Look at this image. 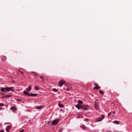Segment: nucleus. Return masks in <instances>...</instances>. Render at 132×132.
<instances>
[{
	"label": "nucleus",
	"instance_id": "nucleus-1",
	"mask_svg": "<svg viewBox=\"0 0 132 132\" xmlns=\"http://www.w3.org/2000/svg\"><path fill=\"white\" fill-rule=\"evenodd\" d=\"M104 118V115H101L100 117L97 118L96 119V122H98L101 121Z\"/></svg>",
	"mask_w": 132,
	"mask_h": 132
},
{
	"label": "nucleus",
	"instance_id": "nucleus-2",
	"mask_svg": "<svg viewBox=\"0 0 132 132\" xmlns=\"http://www.w3.org/2000/svg\"><path fill=\"white\" fill-rule=\"evenodd\" d=\"M99 103L96 100L94 102L95 107L96 110L98 109V106L99 105Z\"/></svg>",
	"mask_w": 132,
	"mask_h": 132
},
{
	"label": "nucleus",
	"instance_id": "nucleus-3",
	"mask_svg": "<svg viewBox=\"0 0 132 132\" xmlns=\"http://www.w3.org/2000/svg\"><path fill=\"white\" fill-rule=\"evenodd\" d=\"M59 119H56L53 120L52 122V124L53 125H56L59 122Z\"/></svg>",
	"mask_w": 132,
	"mask_h": 132
},
{
	"label": "nucleus",
	"instance_id": "nucleus-4",
	"mask_svg": "<svg viewBox=\"0 0 132 132\" xmlns=\"http://www.w3.org/2000/svg\"><path fill=\"white\" fill-rule=\"evenodd\" d=\"M89 107L88 105H81V108L85 110H87L89 109Z\"/></svg>",
	"mask_w": 132,
	"mask_h": 132
},
{
	"label": "nucleus",
	"instance_id": "nucleus-5",
	"mask_svg": "<svg viewBox=\"0 0 132 132\" xmlns=\"http://www.w3.org/2000/svg\"><path fill=\"white\" fill-rule=\"evenodd\" d=\"M64 81H62L61 80L59 81V85L60 86H61L63 85V84L64 83Z\"/></svg>",
	"mask_w": 132,
	"mask_h": 132
},
{
	"label": "nucleus",
	"instance_id": "nucleus-6",
	"mask_svg": "<svg viewBox=\"0 0 132 132\" xmlns=\"http://www.w3.org/2000/svg\"><path fill=\"white\" fill-rule=\"evenodd\" d=\"M10 110L13 112H15L16 111L17 109L15 107H12L11 108Z\"/></svg>",
	"mask_w": 132,
	"mask_h": 132
},
{
	"label": "nucleus",
	"instance_id": "nucleus-7",
	"mask_svg": "<svg viewBox=\"0 0 132 132\" xmlns=\"http://www.w3.org/2000/svg\"><path fill=\"white\" fill-rule=\"evenodd\" d=\"M38 94H30L28 95V96H35L38 95Z\"/></svg>",
	"mask_w": 132,
	"mask_h": 132
},
{
	"label": "nucleus",
	"instance_id": "nucleus-8",
	"mask_svg": "<svg viewBox=\"0 0 132 132\" xmlns=\"http://www.w3.org/2000/svg\"><path fill=\"white\" fill-rule=\"evenodd\" d=\"M81 105H79V104H78L75 106V107L78 108V110H79L81 108Z\"/></svg>",
	"mask_w": 132,
	"mask_h": 132
},
{
	"label": "nucleus",
	"instance_id": "nucleus-9",
	"mask_svg": "<svg viewBox=\"0 0 132 132\" xmlns=\"http://www.w3.org/2000/svg\"><path fill=\"white\" fill-rule=\"evenodd\" d=\"M115 113V112L114 111H113L112 112H110L108 114V117H109V116L111 115V114H114Z\"/></svg>",
	"mask_w": 132,
	"mask_h": 132
},
{
	"label": "nucleus",
	"instance_id": "nucleus-10",
	"mask_svg": "<svg viewBox=\"0 0 132 132\" xmlns=\"http://www.w3.org/2000/svg\"><path fill=\"white\" fill-rule=\"evenodd\" d=\"M1 59L3 61H4L6 60V58L5 56L1 57Z\"/></svg>",
	"mask_w": 132,
	"mask_h": 132
},
{
	"label": "nucleus",
	"instance_id": "nucleus-11",
	"mask_svg": "<svg viewBox=\"0 0 132 132\" xmlns=\"http://www.w3.org/2000/svg\"><path fill=\"white\" fill-rule=\"evenodd\" d=\"M14 88V87H9V91H14L15 90L13 89Z\"/></svg>",
	"mask_w": 132,
	"mask_h": 132
},
{
	"label": "nucleus",
	"instance_id": "nucleus-12",
	"mask_svg": "<svg viewBox=\"0 0 132 132\" xmlns=\"http://www.w3.org/2000/svg\"><path fill=\"white\" fill-rule=\"evenodd\" d=\"M31 87L30 86H29L28 87V88H27L26 89L27 91L28 92H29L31 90Z\"/></svg>",
	"mask_w": 132,
	"mask_h": 132
},
{
	"label": "nucleus",
	"instance_id": "nucleus-13",
	"mask_svg": "<svg viewBox=\"0 0 132 132\" xmlns=\"http://www.w3.org/2000/svg\"><path fill=\"white\" fill-rule=\"evenodd\" d=\"M23 94L25 95H28H28H29V93L26 90H24L23 92Z\"/></svg>",
	"mask_w": 132,
	"mask_h": 132
},
{
	"label": "nucleus",
	"instance_id": "nucleus-14",
	"mask_svg": "<svg viewBox=\"0 0 132 132\" xmlns=\"http://www.w3.org/2000/svg\"><path fill=\"white\" fill-rule=\"evenodd\" d=\"M80 127L84 130L86 128V127L84 125L80 126Z\"/></svg>",
	"mask_w": 132,
	"mask_h": 132
},
{
	"label": "nucleus",
	"instance_id": "nucleus-15",
	"mask_svg": "<svg viewBox=\"0 0 132 132\" xmlns=\"http://www.w3.org/2000/svg\"><path fill=\"white\" fill-rule=\"evenodd\" d=\"M113 122L114 123L116 124H119V122L117 121H114Z\"/></svg>",
	"mask_w": 132,
	"mask_h": 132
},
{
	"label": "nucleus",
	"instance_id": "nucleus-16",
	"mask_svg": "<svg viewBox=\"0 0 132 132\" xmlns=\"http://www.w3.org/2000/svg\"><path fill=\"white\" fill-rule=\"evenodd\" d=\"M58 105L59 107L61 108H62L64 106L62 104L60 103H59Z\"/></svg>",
	"mask_w": 132,
	"mask_h": 132
},
{
	"label": "nucleus",
	"instance_id": "nucleus-17",
	"mask_svg": "<svg viewBox=\"0 0 132 132\" xmlns=\"http://www.w3.org/2000/svg\"><path fill=\"white\" fill-rule=\"evenodd\" d=\"M78 102L79 104H82L83 103L82 101H81L80 100H79L78 101Z\"/></svg>",
	"mask_w": 132,
	"mask_h": 132
},
{
	"label": "nucleus",
	"instance_id": "nucleus-18",
	"mask_svg": "<svg viewBox=\"0 0 132 132\" xmlns=\"http://www.w3.org/2000/svg\"><path fill=\"white\" fill-rule=\"evenodd\" d=\"M43 107V106H36V108L38 109H41Z\"/></svg>",
	"mask_w": 132,
	"mask_h": 132
},
{
	"label": "nucleus",
	"instance_id": "nucleus-19",
	"mask_svg": "<svg viewBox=\"0 0 132 132\" xmlns=\"http://www.w3.org/2000/svg\"><path fill=\"white\" fill-rule=\"evenodd\" d=\"M35 90H39V87H38V86H37L35 87Z\"/></svg>",
	"mask_w": 132,
	"mask_h": 132
},
{
	"label": "nucleus",
	"instance_id": "nucleus-20",
	"mask_svg": "<svg viewBox=\"0 0 132 132\" xmlns=\"http://www.w3.org/2000/svg\"><path fill=\"white\" fill-rule=\"evenodd\" d=\"M99 93L100 94H101L102 95H103V94L104 93V92L101 90H99Z\"/></svg>",
	"mask_w": 132,
	"mask_h": 132
},
{
	"label": "nucleus",
	"instance_id": "nucleus-21",
	"mask_svg": "<svg viewBox=\"0 0 132 132\" xmlns=\"http://www.w3.org/2000/svg\"><path fill=\"white\" fill-rule=\"evenodd\" d=\"M5 88H2L1 89V91L2 92H4L5 90Z\"/></svg>",
	"mask_w": 132,
	"mask_h": 132
},
{
	"label": "nucleus",
	"instance_id": "nucleus-22",
	"mask_svg": "<svg viewBox=\"0 0 132 132\" xmlns=\"http://www.w3.org/2000/svg\"><path fill=\"white\" fill-rule=\"evenodd\" d=\"M52 90L55 92H57V90L55 88H53L52 89Z\"/></svg>",
	"mask_w": 132,
	"mask_h": 132
},
{
	"label": "nucleus",
	"instance_id": "nucleus-23",
	"mask_svg": "<svg viewBox=\"0 0 132 132\" xmlns=\"http://www.w3.org/2000/svg\"><path fill=\"white\" fill-rule=\"evenodd\" d=\"M89 119L87 118H85L84 119V121L87 122H88V121Z\"/></svg>",
	"mask_w": 132,
	"mask_h": 132
},
{
	"label": "nucleus",
	"instance_id": "nucleus-24",
	"mask_svg": "<svg viewBox=\"0 0 132 132\" xmlns=\"http://www.w3.org/2000/svg\"><path fill=\"white\" fill-rule=\"evenodd\" d=\"M62 128H60L58 132H62Z\"/></svg>",
	"mask_w": 132,
	"mask_h": 132
},
{
	"label": "nucleus",
	"instance_id": "nucleus-25",
	"mask_svg": "<svg viewBox=\"0 0 132 132\" xmlns=\"http://www.w3.org/2000/svg\"><path fill=\"white\" fill-rule=\"evenodd\" d=\"M31 72L33 73H34V75H35L36 76H37L38 74L36 72Z\"/></svg>",
	"mask_w": 132,
	"mask_h": 132
},
{
	"label": "nucleus",
	"instance_id": "nucleus-26",
	"mask_svg": "<svg viewBox=\"0 0 132 132\" xmlns=\"http://www.w3.org/2000/svg\"><path fill=\"white\" fill-rule=\"evenodd\" d=\"M6 130L7 132H8V126H7L6 128Z\"/></svg>",
	"mask_w": 132,
	"mask_h": 132
},
{
	"label": "nucleus",
	"instance_id": "nucleus-27",
	"mask_svg": "<svg viewBox=\"0 0 132 132\" xmlns=\"http://www.w3.org/2000/svg\"><path fill=\"white\" fill-rule=\"evenodd\" d=\"M16 101L18 102L21 101H22V100L20 99H16Z\"/></svg>",
	"mask_w": 132,
	"mask_h": 132
},
{
	"label": "nucleus",
	"instance_id": "nucleus-28",
	"mask_svg": "<svg viewBox=\"0 0 132 132\" xmlns=\"http://www.w3.org/2000/svg\"><path fill=\"white\" fill-rule=\"evenodd\" d=\"M101 87L99 86H96V89H99Z\"/></svg>",
	"mask_w": 132,
	"mask_h": 132
},
{
	"label": "nucleus",
	"instance_id": "nucleus-29",
	"mask_svg": "<svg viewBox=\"0 0 132 132\" xmlns=\"http://www.w3.org/2000/svg\"><path fill=\"white\" fill-rule=\"evenodd\" d=\"M4 105V104L2 103H0V106H3Z\"/></svg>",
	"mask_w": 132,
	"mask_h": 132
},
{
	"label": "nucleus",
	"instance_id": "nucleus-30",
	"mask_svg": "<svg viewBox=\"0 0 132 132\" xmlns=\"http://www.w3.org/2000/svg\"><path fill=\"white\" fill-rule=\"evenodd\" d=\"M0 132H4V130L3 129H2L0 130Z\"/></svg>",
	"mask_w": 132,
	"mask_h": 132
},
{
	"label": "nucleus",
	"instance_id": "nucleus-31",
	"mask_svg": "<svg viewBox=\"0 0 132 132\" xmlns=\"http://www.w3.org/2000/svg\"><path fill=\"white\" fill-rule=\"evenodd\" d=\"M24 130L23 129H22V130H21L20 131H19V132H23L24 131Z\"/></svg>",
	"mask_w": 132,
	"mask_h": 132
},
{
	"label": "nucleus",
	"instance_id": "nucleus-32",
	"mask_svg": "<svg viewBox=\"0 0 132 132\" xmlns=\"http://www.w3.org/2000/svg\"><path fill=\"white\" fill-rule=\"evenodd\" d=\"M40 78L41 79H42L43 78V76H40Z\"/></svg>",
	"mask_w": 132,
	"mask_h": 132
},
{
	"label": "nucleus",
	"instance_id": "nucleus-33",
	"mask_svg": "<svg viewBox=\"0 0 132 132\" xmlns=\"http://www.w3.org/2000/svg\"><path fill=\"white\" fill-rule=\"evenodd\" d=\"M11 128V126L10 125H9V130Z\"/></svg>",
	"mask_w": 132,
	"mask_h": 132
},
{
	"label": "nucleus",
	"instance_id": "nucleus-34",
	"mask_svg": "<svg viewBox=\"0 0 132 132\" xmlns=\"http://www.w3.org/2000/svg\"><path fill=\"white\" fill-rule=\"evenodd\" d=\"M66 90L67 91H69L70 90V89L69 88H67Z\"/></svg>",
	"mask_w": 132,
	"mask_h": 132
},
{
	"label": "nucleus",
	"instance_id": "nucleus-35",
	"mask_svg": "<svg viewBox=\"0 0 132 132\" xmlns=\"http://www.w3.org/2000/svg\"><path fill=\"white\" fill-rule=\"evenodd\" d=\"M94 85L95 86H97L98 85V84H94Z\"/></svg>",
	"mask_w": 132,
	"mask_h": 132
},
{
	"label": "nucleus",
	"instance_id": "nucleus-36",
	"mask_svg": "<svg viewBox=\"0 0 132 132\" xmlns=\"http://www.w3.org/2000/svg\"><path fill=\"white\" fill-rule=\"evenodd\" d=\"M44 80H44V79H43H43H42V81L43 82H44Z\"/></svg>",
	"mask_w": 132,
	"mask_h": 132
},
{
	"label": "nucleus",
	"instance_id": "nucleus-37",
	"mask_svg": "<svg viewBox=\"0 0 132 132\" xmlns=\"http://www.w3.org/2000/svg\"><path fill=\"white\" fill-rule=\"evenodd\" d=\"M96 89V86L94 88V89Z\"/></svg>",
	"mask_w": 132,
	"mask_h": 132
},
{
	"label": "nucleus",
	"instance_id": "nucleus-38",
	"mask_svg": "<svg viewBox=\"0 0 132 132\" xmlns=\"http://www.w3.org/2000/svg\"><path fill=\"white\" fill-rule=\"evenodd\" d=\"M12 95H9V98Z\"/></svg>",
	"mask_w": 132,
	"mask_h": 132
},
{
	"label": "nucleus",
	"instance_id": "nucleus-39",
	"mask_svg": "<svg viewBox=\"0 0 132 132\" xmlns=\"http://www.w3.org/2000/svg\"><path fill=\"white\" fill-rule=\"evenodd\" d=\"M6 90H8V88H6Z\"/></svg>",
	"mask_w": 132,
	"mask_h": 132
},
{
	"label": "nucleus",
	"instance_id": "nucleus-40",
	"mask_svg": "<svg viewBox=\"0 0 132 132\" xmlns=\"http://www.w3.org/2000/svg\"><path fill=\"white\" fill-rule=\"evenodd\" d=\"M20 72L21 73H22V74H23V72H22L21 71V72Z\"/></svg>",
	"mask_w": 132,
	"mask_h": 132
},
{
	"label": "nucleus",
	"instance_id": "nucleus-41",
	"mask_svg": "<svg viewBox=\"0 0 132 132\" xmlns=\"http://www.w3.org/2000/svg\"><path fill=\"white\" fill-rule=\"evenodd\" d=\"M12 82H14V83L15 82V81H14V80L12 81Z\"/></svg>",
	"mask_w": 132,
	"mask_h": 132
},
{
	"label": "nucleus",
	"instance_id": "nucleus-42",
	"mask_svg": "<svg viewBox=\"0 0 132 132\" xmlns=\"http://www.w3.org/2000/svg\"><path fill=\"white\" fill-rule=\"evenodd\" d=\"M114 115H112V117H114Z\"/></svg>",
	"mask_w": 132,
	"mask_h": 132
},
{
	"label": "nucleus",
	"instance_id": "nucleus-43",
	"mask_svg": "<svg viewBox=\"0 0 132 132\" xmlns=\"http://www.w3.org/2000/svg\"><path fill=\"white\" fill-rule=\"evenodd\" d=\"M2 108L0 107V110L2 109Z\"/></svg>",
	"mask_w": 132,
	"mask_h": 132
}]
</instances>
